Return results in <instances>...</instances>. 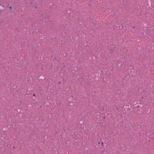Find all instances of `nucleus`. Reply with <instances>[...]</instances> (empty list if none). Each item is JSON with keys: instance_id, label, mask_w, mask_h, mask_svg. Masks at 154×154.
<instances>
[{"instance_id": "nucleus-1", "label": "nucleus", "mask_w": 154, "mask_h": 154, "mask_svg": "<svg viewBox=\"0 0 154 154\" xmlns=\"http://www.w3.org/2000/svg\"><path fill=\"white\" fill-rule=\"evenodd\" d=\"M33 96H35V94H33Z\"/></svg>"}, {"instance_id": "nucleus-2", "label": "nucleus", "mask_w": 154, "mask_h": 154, "mask_svg": "<svg viewBox=\"0 0 154 154\" xmlns=\"http://www.w3.org/2000/svg\"><path fill=\"white\" fill-rule=\"evenodd\" d=\"M10 8H11V7H10Z\"/></svg>"}, {"instance_id": "nucleus-3", "label": "nucleus", "mask_w": 154, "mask_h": 154, "mask_svg": "<svg viewBox=\"0 0 154 154\" xmlns=\"http://www.w3.org/2000/svg\"><path fill=\"white\" fill-rule=\"evenodd\" d=\"M102 143L103 144V142Z\"/></svg>"}]
</instances>
